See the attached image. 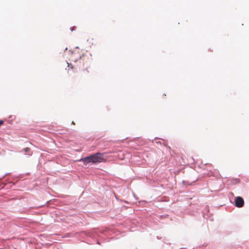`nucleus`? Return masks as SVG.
<instances>
[{
    "label": "nucleus",
    "instance_id": "nucleus-1",
    "mask_svg": "<svg viewBox=\"0 0 249 249\" xmlns=\"http://www.w3.org/2000/svg\"><path fill=\"white\" fill-rule=\"evenodd\" d=\"M104 160L103 155L100 153H97L81 159L79 161H82L84 164H88L89 163L101 162Z\"/></svg>",
    "mask_w": 249,
    "mask_h": 249
},
{
    "label": "nucleus",
    "instance_id": "nucleus-2",
    "mask_svg": "<svg viewBox=\"0 0 249 249\" xmlns=\"http://www.w3.org/2000/svg\"><path fill=\"white\" fill-rule=\"evenodd\" d=\"M244 199L240 196H237L235 198V205L236 207L241 208L244 206Z\"/></svg>",
    "mask_w": 249,
    "mask_h": 249
},
{
    "label": "nucleus",
    "instance_id": "nucleus-3",
    "mask_svg": "<svg viewBox=\"0 0 249 249\" xmlns=\"http://www.w3.org/2000/svg\"><path fill=\"white\" fill-rule=\"evenodd\" d=\"M23 151L25 152H30V149L29 148H28V147L24 148L23 149Z\"/></svg>",
    "mask_w": 249,
    "mask_h": 249
},
{
    "label": "nucleus",
    "instance_id": "nucleus-4",
    "mask_svg": "<svg viewBox=\"0 0 249 249\" xmlns=\"http://www.w3.org/2000/svg\"><path fill=\"white\" fill-rule=\"evenodd\" d=\"M75 30V27L74 26L71 27L70 28V30L71 31H73Z\"/></svg>",
    "mask_w": 249,
    "mask_h": 249
},
{
    "label": "nucleus",
    "instance_id": "nucleus-5",
    "mask_svg": "<svg viewBox=\"0 0 249 249\" xmlns=\"http://www.w3.org/2000/svg\"><path fill=\"white\" fill-rule=\"evenodd\" d=\"M7 175V174H5V175H4L2 176H1V177H0V180L2 179Z\"/></svg>",
    "mask_w": 249,
    "mask_h": 249
},
{
    "label": "nucleus",
    "instance_id": "nucleus-6",
    "mask_svg": "<svg viewBox=\"0 0 249 249\" xmlns=\"http://www.w3.org/2000/svg\"><path fill=\"white\" fill-rule=\"evenodd\" d=\"M3 124V121H0V124Z\"/></svg>",
    "mask_w": 249,
    "mask_h": 249
},
{
    "label": "nucleus",
    "instance_id": "nucleus-7",
    "mask_svg": "<svg viewBox=\"0 0 249 249\" xmlns=\"http://www.w3.org/2000/svg\"><path fill=\"white\" fill-rule=\"evenodd\" d=\"M68 67H69V66H70V64H69V63H68Z\"/></svg>",
    "mask_w": 249,
    "mask_h": 249
},
{
    "label": "nucleus",
    "instance_id": "nucleus-8",
    "mask_svg": "<svg viewBox=\"0 0 249 249\" xmlns=\"http://www.w3.org/2000/svg\"><path fill=\"white\" fill-rule=\"evenodd\" d=\"M31 154H31V153H29V155H31Z\"/></svg>",
    "mask_w": 249,
    "mask_h": 249
}]
</instances>
